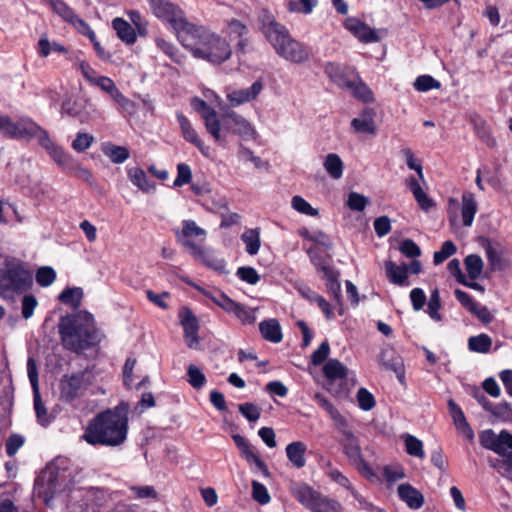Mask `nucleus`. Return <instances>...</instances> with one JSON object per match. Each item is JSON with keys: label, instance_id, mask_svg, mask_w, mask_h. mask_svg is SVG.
Returning a JSON list of instances; mask_svg holds the SVG:
<instances>
[{"label": "nucleus", "instance_id": "15", "mask_svg": "<svg viewBox=\"0 0 512 512\" xmlns=\"http://www.w3.org/2000/svg\"><path fill=\"white\" fill-rule=\"evenodd\" d=\"M263 88V81L258 79L249 88H239L227 92L226 99L231 107H238L256 100Z\"/></svg>", "mask_w": 512, "mask_h": 512}, {"label": "nucleus", "instance_id": "29", "mask_svg": "<svg viewBox=\"0 0 512 512\" xmlns=\"http://www.w3.org/2000/svg\"><path fill=\"white\" fill-rule=\"evenodd\" d=\"M307 446L301 441H295L286 446V455L295 468H302L306 464L305 453Z\"/></svg>", "mask_w": 512, "mask_h": 512}, {"label": "nucleus", "instance_id": "6", "mask_svg": "<svg viewBox=\"0 0 512 512\" xmlns=\"http://www.w3.org/2000/svg\"><path fill=\"white\" fill-rule=\"evenodd\" d=\"M33 285L32 272L16 260H9L0 270V286L9 291L23 292Z\"/></svg>", "mask_w": 512, "mask_h": 512}, {"label": "nucleus", "instance_id": "9", "mask_svg": "<svg viewBox=\"0 0 512 512\" xmlns=\"http://www.w3.org/2000/svg\"><path fill=\"white\" fill-rule=\"evenodd\" d=\"M154 15L171 24L177 39L180 40V32L190 26V22L184 16L183 11L169 0H148Z\"/></svg>", "mask_w": 512, "mask_h": 512}, {"label": "nucleus", "instance_id": "31", "mask_svg": "<svg viewBox=\"0 0 512 512\" xmlns=\"http://www.w3.org/2000/svg\"><path fill=\"white\" fill-rule=\"evenodd\" d=\"M112 27L117 36L126 44H134L137 39L134 28L123 18L117 17L112 20Z\"/></svg>", "mask_w": 512, "mask_h": 512}, {"label": "nucleus", "instance_id": "63", "mask_svg": "<svg viewBox=\"0 0 512 512\" xmlns=\"http://www.w3.org/2000/svg\"><path fill=\"white\" fill-rule=\"evenodd\" d=\"M239 412L250 422L257 421L261 415L260 408L250 402L240 404Z\"/></svg>", "mask_w": 512, "mask_h": 512}, {"label": "nucleus", "instance_id": "45", "mask_svg": "<svg viewBox=\"0 0 512 512\" xmlns=\"http://www.w3.org/2000/svg\"><path fill=\"white\" fill-rule=\"evenodd\" d=\"M405 448L409 455L423 459L425 457V452L423 449V443L421 440L416 438L413 435L407 434L404 437Z\"/></svg>", "mask_w": 512, "mask_h": 512}, {"label": "nucleus", "instance_id": "43", "mask_svg": "<svg viewBox=\"0 0 512 512\" xmlns=\"http://www.w3.org/2000/svg\"><path fill=\"white\" fill-rule=\"evenodd\" d=\"M492 346V339L487 334H479L468 339V347L476 353H488Z\"/></svg>", "mask_w": 512, "mask_h": 512}, {"label": "nucleus", "instance_id": "16", "mask_svg": "<svg viewBox=\"0 0 512 512\" xmlns=\"http://www.w3.org/2000/svg\"><path fill=\"white\" fill-rule=\"evenodd\" d=\"M179 318L184 329V338L188 347L197 349L199 346V324L196 316L189 308L183 307L179 311Z\"/></svg>", "mask_w": 512, "mask_h": 512}, {"label": "nucleus", "instance_id": "56", "mask_svg": "<svg viewBox=\"0 0 512 512\" xmlns=\"http://www.w3.org/2000/svg\"><path fill=\"white\" fill-rule=\"evenodd\" d=\"M315 399L317 400L318 404L328 412V414L331 416V418L335 421L336 426L339 425L341 420H346L339 413V411L332 405V403L329 400H327L325 397H323L320 394H316Z\"/></svg>", "mask_w": 512, "mask_h": 512}, {"label": "nucleus", "instance_id": "48", "mask_svg": "<svg viewBox=\"0 0 512 512\" xmlns=\"http://www.w3.org/2000/svg\"><path fill=\"white\" fill-rule=\"evenodd\" d=\"M187 376L189 384L195 388L200 389L206 382V377L203 372L194 364H190L187 368Z\"/></svg>", "mask_w": 512, "mask_h": 512}, {"label": "nucleus", "instance_id": "57", "mask_svg": "<svg viewBox=\"0 0 512 512\" xmlns=\"http://www.w3.org/2000/svg\"><path fill=\"white\" fill-rule=\"evenodd\" d=\"M38 306L36 297L32 294L24 295L21 301V314L24 319L33 316L35 308Z\"/></svg>", "mask_w": 512, "mask_h": 512}, {"label": "nucleus", "instance_id": "26", "mask_svg": "<svg viewBox=\"0 0 512 512\" xmlns=\"http://www.w3.org/2000/svg\"><path fill=\"white\" fill-rule=\"evenodd\" d=\"M291 492L293 496L310 511L313 508V505L315 504L316 500L318 499V496L320 495L319 492L312 489L310 486L306 484L293 485L291 488Z\"/></svg>", "mask_w": 512, "mask_h": 512}, {"label": "nucleus", "instance_id": "12", "mask_svg": "<svg viewBox=\"0 0 512 512\" xmlns=\"http://www.w3.org/2000/svg\"><path fill=\"white\" fill-rule=\"evenodd\" d=\"M479 441L482 447L501 456H506L508 450L512 449V435L506 430L499 434H496L492 429L484 430L479 435Z\"/></svg>", "mask_w": 512, "mask_h": 512}, {"label": "nucleus", "instance_id": "51", "mask_svg": "<svg viewBox=\"0 0 512 512\" xmlns=\"http://www.w3.org/2000/svg\"><path fill=\"white\" fill-rule=\"evenodd\" d=\"M440 86V82L430 75L418 76L414 81V88L421 92H426L431 89H439Z\"/></svg>", "mask_w": 512, "mask_h": 512}, {"label": "nucleus", "instance_id": "23", "mask_svg": "<svg viewBox=\"0 0 512 512\" xmlns=\"http://www.w3.org/2000/svg\"><path fill=\"white\" fill-rule=\"evenodd\" d=\"M448 409L457 430L466 439L472 441L474 439V432L469 423L467 422L462 409L452 399L448 401Z\"/></svg>", "mask_w": 512, "mask_h": 512}, {"label": "nucleus", "instance_id": "19", "mask_svg": "<svg viewBox=\"0 0 512 512\" xmlns=\"http://www.w3.org/2000/svg\"><path fill=\"white\" fill-rule=\"evenodd\" d=\"M177 120L185 140L195 145L205 157H209L210 148L199 138L190 121L181 113L177 114Z\"/></svg>", "mask_w": 512, "mask_h": 512}, {"label": "nucleus", "instance_id": "11", "mask_svg": "<svg viewBox=\"0 0 512 512\" xmlns=\"http://www.w3.org/2000/svg\"><path fill=\"white\" fill-rule=\"evenodd\" d=\"M47 135V131L44 130L36 122H34L31 118L21 117L17 121H13L11 119L6 136L21 140H31L33 138H37L40 144L43 140V137Z\"/></svg>", "mask_w": 512, "mask_h": 512}, {"label": "nucleus", "instance_id": "59", "mask_svg": "<svg viewBox=\"0 0 512 512\" xmlns=\"http://www.w3.org/2000/svg\"><path fill=\"white\" fill-rule=\"evenodd\" d=\"M93 142V135L89 133L79 132L77 133L76 138L72 142V148L77 152H84L92 145Z\"/></svg>", "mask_w": 512, "mask_h": 512}, {"label": "nucleus", "instance_id": "30", "mask_svg": "<svg viewBox=\"0 0 512 512\" xmlns=\"http://www.w3.org/2000/svg\"><path fill=\"white\" fill-rule=\"evenodd\" d=\"M386 275L391 283L405 286L409 283L408 279V266L405 264L397 265L392 261H387L385 263Z\"/></svg>", "mask_w": 512, "mask_h": 512}, {"label": "nucleus", "instance_id": "58", "mask_svg": "<svg viewBox=\"0 0 512 512\" xmlns=\"http://www.w3.org/2000/svg\"><path fill=\"white\" fill-rule=\"evenodd\" d=\"M192 179V171L189 165L180 163L177 165V177L173 182L174 187H181L188 184Z\"/></svg>", "mask_w": 512, "mask_h": 512}, {"label": "nucleus", "instance_id": "17", "mask_svg": "<svg viewBox=\"0 0 512 512\" xmlns=\"http://www.w3.org/2000/svg\"><path fill=\"white\" fill-rule=\"evenodd\" d=\"M337 428L343 436L341 445L343 447L344 453L351 462L359 461L360 456L362 455L361 447L358 443L357 437L350 429L347 420H341Z\"/></svg>", "mask_w": 512, "mask_h": 512}, {"label": "nucleus", "instance_id": "7", "mask_svg": "<svg viewBox=\"0 0 512 512\" xmlns=\"http://www.w3.org/2000/svg\"><path fill=\"white\" fill-rule=\"evenodd\" d=\"M478 211V204L473 193L466 191L462 194L461 204L456 198H449L447 202V215L451 227L459 224L471 227Z\"/></svg>", "mask_w": 512, "mask_h": 512}, {"label": "nucleus", "instance_id": "18", "mask_svg": "<svg viewBox=\"0 0 512 512\" xmlns=\"http://www.w3.org/2000/svg\"><path fill=\"white\" fill-rule=\"evenodd\" d=\"M344 26L363 43H374L380 40L375 30L357 18L346 19Z\"/></svg>", "mask_w": 512, "mask_h": 512}, {"label": "nucleus", "instance_id": "39", "mask_svg": "<svg viewBox=\"0 0 512 512\" xmlns=\"http://www.w3.org/2000/svg\"><path fill=\"white\" fill-rule=\"evenodd\" d=\"M323 372L328 379H342L347 375V368L339 360L329 359L323 367Z\"/></svg>", "mask_w": 512, "mask_h": 512}, {"label": "nucleus", "instance_id": "50", "mask_svg": "<svg viewBox=\"0 0 512 512\" xmlns=\"http://www.w3.org/2000/svg\"><path fill=\"white\" fill-rule=\"evenodd\" d=\"M156 46L176 63L182 62V56L178 53L177 48L170 42L161 37L155 39Z\"/></svg>", "mask_w": 512, "mask_h": 512}, {"label": "nucleus", "instance_id": "46", "mask_svg": "<svg viewBox=\"0 0 512 512\" xmlns=\"http://www.w3.org/2000/svg\"><path fill=\"white\" fill-rule=\"evenodd\" d=\"M457 251L456 245L447 240L442 244V247L439 251L434 252L433 261L435 265H439L443 263L446 259L454 255Z\"/></svg>", "mask_w": 512, "mask_h": 512}, {"label": "nucleus", "instance_id": "37", "mask_svg": "<svg viewBox=\"0 0 512 512\" xmlns=\"http://www.w3.org/2000/svg\"><path fill=\"white\" fill-rule=\"evenodd\" d=\"M105 156H107L113 163L121 164L129 158V150L124 146H117L113 144H106L102 149Z\"/></svg>", "mask_w": 512, "mask_h": 512}, {"label": "nucleus", "instance_id": "8", "mask_svg": "<svg viewBox=\"0 0 512 512\" xmlns=\"http://www.w3.org/2000/svg\"><path fill=\"white\" fill-rule=\"evenodd\" d=\"M109 500L108 493L100 488L79 490L73 493L67 512H98Z\"/></svg>", "mask_w": 512, "mask_h": 512}, {"label": "nucleus", "instance_id": "28", "mask_svg": "<svg viewBox=\"0 0 512 512\" xmlns=\"http://www.w3.org/2000/svg\"><path fill=\"white\" fill-rule=\"evenodd\" d=\"M326 73L329 78L342 89H348L353 81V78H349V73H353V70L342 67L338 64L327 65Z\"/></svg>", "mask_w": 512, "mask_h": 512}, {"label": "nucleus", "instance_id": "5", "mask_svg": "<svg viewBox=\"0 0 512 512\" xmlns=\"http://www.w3.org/2000/svg\"><path fill=\"white\" fill-rule=\"evenodd\" d=\"M261 30L279 57L297 64L309 59V49L303 43L292 38L284 25L274 19H268L263 23Z\"/></svg>", "mask_w": 512, "mask_h": 512}, {"label": "nucleus", "instance_id": "20", "mask_svg": "<svg viewBox=\"0 0 512 512\" xmlns=\"http://www.w3.org/2000/svg\"><path fill=\"white\" fill-rule=\"evenodd\" d=\"M312 260L317 270L323 273L328 293L337 301V303H340L341 287L337 279V273L330 266L323 264L321 260H316L314 258H312Z\"/></svg>", "mask_w": 512, "mask_h": 512}, {"label": "nucleus", "instance_id": "1", "mask_svg": "<svg viewBox=\"0 0 512 512\" xmlns=\"http://www.w3.org/2000/svg\"><path fill=\"white\" fill-rule=\"evenodd\" d=\"M179 42L193 57L212 64H221L232 55V47L225 37L209 28L193 23L180 32Z\"/></svg>", "mask_w": 512, "mask_h": 512}, {"label": "nucleus", "instance_id": "55", "mask_svg": "<svg viewBox=\"0 0 512 512\" xmlns=\"http://www.w3.org/2000/svg\"><path fill=\"white\" fill-rule=\"evenodd\" d=\"M239 157L245 162H251L256 169H265L268 164L247 147L241 146L238 151Z\"/></svg>", "mask_w": 512, "mask_h": 512}, {"label": "nucleus", "instance_id": "13", "mask_svg": "<svg viewBox=\"0 0 512 512\" xmlns=\"http://www.w3.org/2000/svg\"><path fill=\"white\" fill-rule=\"evenodd\" d=\"M481 246L492 271L502 272L512 267V261L505 257V248L500 243L485 238L481 239Z\"/></svg>", "mask_w": 512, "mask_h": 512}, {"label": "nucleus", "instance_id": "44", "mask_svg": "<svg viewBox=\"0 0 512 512\" xmlns=\"http://www.w3.org/2000/svg\"><path fill=\"white\" fill-rule=\"evenodd\" d=\"M34 398V410L36 413L37 421L42 426H47L51 423L52 417L49 415L42 399L40 396V391H33Z\"/></svg>", "mask_w": 512, "mask_h": 512}, {"label": "nucleus", "instance_id": "35", "mask_svg": "<svg viewBox=\"0 0 512 512\" xmlns=\"http://www.w3.org/2000/svg\"><path fill=\"white\" fill-rule=\"evenodd\" d=\"M241 240L244 242L245 250L249 255H256L259 252L261 246L259 228L246 229L241 235Z\"/></svg>", "mask_w": 512, "mask_h": 512}, {"label": "nucleus", "instance_id": "3", "mask_svg": "<svg viewBox=\"0 0 512 512\" xmlns=\"http://www.w3.org/2000/svg\"><path fill=\"white\" fill-rule=\"evenodd\" d=\"M128 432V408L120 404L96 416L86 427L83 439L91 445L119 446Z\"/></svg>", "mask_w": 512, "mask_h": 512}, {"label": "nucleus", "instance_id": "34", "mask_svg": "<svg viewBox=\"0 0 512 512\" xmlns=\"http://www.w3.org/2000/svg\"><path fill=\"white\" fill-rule=\"evenodd\" d=\"M323 167L333 179H340L343 175L344 164L340 156L336 153H329L325 157Z\"/></svg>", "mask_w": 512, "mask_h": 512}, {"label": "nucleus", "instance_id": "47", "mask_svg": "<svg viewBox=\"0 0 512 512\" xmlns=\"http://www.w3.org/2000/svg\"><path fill=\"white\" fill-rule=\"evenodd\" d=\"M39 54L47 57L52 51L67 53V49L58 42H50L47 37H41L39 42Z\"/></svg>", "mask_w": 512, "mask_h": 512}, {"label": "nucleus", "instance_id": "21", "mask_svg": "<svg viewBox=\"0 0 512 512\" xmlns=\"http://www.w3.org/2000/svg\"><path fill=\"white\" fill-rule=\"evenodd\" d=\"M40 145L48 152L50 157L65 171L71 166L74 158L67 154L61 147L57 146L49 137L44 136Z\"/></svg>", "mask_w": 512, "mask_h": 512}, {"label": "nucleus", "instance_id": "22", "mask_svg": "<svg viewBox=\"0 0 512 512\" xmlns=\"http://www.w3.org/2000/svg\"><path fill=\"white\" fill-rule=\"evenodd\" d=\"M233 440L236 446L240 449L243 457L247 460V462L253 463L255 467L265 477H270V472L268 471L266 464L261 460V458L256 453H254V451L248 445L244 437H242L241 435H234Z\"/></svg>", "mask_w": 512, "mask_h": 512}, {"label": "nucleus", "instance_id": "60", "mask_svg": "<svg viewBox=\"0 0 512 512\" xmlns=\"http://www.w3.org/2000/svg\"><path fill=\"white\" fill-rule=\"evenodd\" d=\"M490 413L504 422L512 421V407L506 402L494 405Z\"/></svg>", "mask_w": 512, "mask_h": 512}, {"label": "nucleus", "instance_id": "54", "mask_svg": "<svg viewBox=\"0 0 512 512\" xmlns=\"http://www.w3.org/2000/svg\"><path fill=\"white\" fill-rule=\"evenodd\" d=\"M36 281L42 287L50 286L56 279V272L51 267H41L36 272Z\"/></svg>", "mask_w": 512, "mask_h": 512}, {"label": "nucleus", "instance_id": "25", "mask_svg": "<svg viewBox=\"0 0 512 512\" xmlns=\"http://www.w3.org/2000/svg\"><path fill=\"white\" fill-rule=\"evenodd\" d=\"M375 112L371 108H367L361 112L359 117L351 121V126L357 133L375 134Z\"/></svg>", "mask_w": 512, "mask_h": 512}, {"label": "nucleus", "instance_id": "49", "mask_svg": "<svg viewBox=\"0 0 512 512\" xmlns=\"http://www.w3.org/2000/svg\"><path fill=\"white\" fill-rule=\"evenodd\" d=\"M67 172L89 184H93L94 182V178L91 171L88 168L82 166L75 159L72 162L71 166H69V168L67 169Z\"/></svg>", "mask_w": 512, "mask_h": 512}, {"label": "nucleus", "instance_id": "52", "mask_svg": "<svg viewBox=\"0 0 512 512\" xmlns=\"http://www.w3.org/2000/svg\"><path fill=\"white\" fill-rule=\"evenodd\" d=\"M291 205L294 210L301 214L308 216H317L318 210L313 208L304 198L301 196H294L291 200Z\"/></svg>", "mask_w": 512, "mask_h": 512}, {"label": "nucleus", "instance_id": "14", "mask_svg": "<svg viewBox=\"0 0 512 512\" xmlns=\"http://www.w3.org/2000/svg\"><path fill=\"white\" fill-rule=\"evenodd\" d=\"M178 242L189 252L199 253L198 248L201 245L195 243L193 239H198L204 242L206 239V231L198 226L193 220H184L182 222V229L176 233Z\"/></svg>", "mask_w": 512, "mask_h": 512}, {"label": "nucleus", "instance_id": "40", "mask_svg": "<svg viewBox=\"0 0 512 512\" xmlns=\"http://www.w3.org/2000/svg\"><path fill=\"white\" fill-rule=\"evenodd\" d=\"M347 90H349L355 98H358L364 102L372 100L371 90L364 82H362L358 76L353 77V81Z\"/></svg>", "mask_w": 512, "mask_h": 512}, {"label": "nucleus", "instance_id": "41", "mask_svg": "<svg viewBox=\"0 0 512 512\" xmlns=\"http://www.w3.org/2000/svg\"><path fill=\"white\" fill-rule=\"evenodd\" d=\"M312 512H342V506L339 501L320 494L316 500Z\"/></svg>", "mask_w": 512, "mask_h": 512}, {"label": "nucleus", "instance_id": "38", "mask_svg": "<svg viewBox=\"0 0 512 512\" xmlns=\"http://www.w3.org/2000/svg\"><path fill=\"white\" fill-rule=\"evenodd\" d=\"M464 266L470 279H477L484 267L482 258L477 254H469L464 259Z\"/></svg>", "mask_w": 512, "mask_h": 512}, {"label": "nucleus", "instance_id": "27", "mask_svg": "<svg viewBox=\"0 0 512 512\" xmlns=\"http://www.w3.org/2000/svg\"><path fill=\"white\" fill-rule=\"evenodd\" d=\"M199 253L191 252L190 254L199 262L208 268L217 272H225L226 262L223 258H219L212 252L204 249L202 246L198 248Z\"/></svg>", "mask_w": 512, "mask_h": 512}, {"label": "nucleus", "instance_id": "62", "mask_svg": "<svg viewBox=\"0 0 512 512\" xmlns=\"http://www.w3.org/2000/svg\"><path fill=\"white\" fill-rule=\"evenodd\" d=\"M252 496L255 501L262 505L269 503L271 499L267 488L255 480L252 481Z\"/></svg>", "mask_w": 512, "mask_h": 512}, {"label": "nucleus", "instance_id": "33", "mask_svg": "<svg viewBox=\"0 0 512 512\" xmlns=\"http://www.w3.org/2000/svg\"><path fill=\"white\" fill-rule=\"evenodd\" d=\"M259 329L262 336L270 342L279 343L282 340L281 327L276 319L262 321Z\"/></svg>", "mask_w": 512, "mask_h": 512}, {"label": "nucleus", "instance_id": "36", "mask_svg": "<svg viewBox=\"0 0 512 512\" xmlns=\"http://www.w3.org/2000/svg\"><path fill=\"white\" fill-rule=\"evenodd\" d=\"M53 11L59 15L63 20L77 25L80 18L74 13V11L62 0H47Z\"/></svg>", "mask_w": 512, "mask_h": 512}, {"label": "nucleus", "instance_id": "64", "mask_svg": "<svg viewBox=\"0 0 512 512\" xmlns=\"http://www.w3.org/2000/svg\"><path fill=\"white\" fill-rule=\"evenodd\" d=\"M357 401L359 407L364 411H369L375 406L373 395L365 388H360L357 392Z\"/></svg>", "mask_w": 512, "mask_h": 512}, {"label": "nucleus", "instance_id": "32", "mask_svg": "<svg viewBox=\"0 0 512 512\" xmlns=\"http://www.w3.org/2000/svg\"><path fill=\"white\" fill-rule=\"evenodd\" d=\"M128 178L133 185L137 186L143 192H149L155 185L149 180L145 171L139 167H131L127 170Z\"/></svg>", "mask_w": 512, "mask_h": 512}, {"label": "nucleus", "instance_id": "24", "mask_svg": "<svg viewBox=\"0 0 512 512\" xmlns=\"http://www.w3.org/2000/svg\"><path fill=\"white\" fill-rule=\"evenodd\" d=\"M397 492L399 498L405 502L410 509L417 510L424 504V496L422 493L408 483L400 484Z\"/></svg>", "mask_w": 512, "mask_h": 512}, {"label": "nucleus", "instance_id": "42", "mask_svg": "<svg viewBox=\"0 0 512 512\" xmlns=\"http://www.w3.org/2000/svg\"><path fill=\"white\" fill-rule=\"evenodd\" d=\"M83 290L79 287L66 288L59 294V301L73 308L81 305Z\"/></svg>", "mask_w": 512, "mask_h": 512}, {"label": "nucleus", "instance_id": "61", "mask_svg": "<svg viewBox=\"0 0 512 512\" xmlns=\"http://www.w3.org/2000/svg\"><path fill=\"white\" fill-rule=\"evenodd\" d=\"M440 307H441V304H440L439 291H438V289H434L430 294V298H429V302H428V314L435 321L441 320V316L438 312Z\"/></svg>", "mask_w": 512, "mask_h": 512}, {"label": "nucleus", "instance_id": "53", "mask_svg": "<svg viewBox=\"0 0 512 512\" xmlns=\"http://www.w3.org/2000/svg\"><path fill=\"white\" fill-rule=\"evenodd\" d=\"M346 204L351 210L361 212L369 204V199L360 193L351 192L348 195Z\"/></svg>", "mask_w": 512, "mask_h": 512}, {"label": "nucleus", "instance_id": "10", "mask_svg": "<svg viewBox=\"0 0 512 512\" xmlns=\"http://www.w3.org/2000/svg\"><path fill=\"white\" fill-rule=\"evenodd\" d=\"M91 381L86 372H77L70 375H64L59 384L60 400L71 403L74 400L84 396L90 386Z\"/></svg>", "mask_w": 512, "mask_h": 512}, {"label": "nucleus", "instance_id": "2", "mask_svg": "<svg viewBox=\"0 0 512 512\" xmlns=\"http://www.w3.org/2000/svg\"><path fill=\"white\" fill-rule=\"evenodd\" d=\"M191 106L194 111L200 114L207 133L216 142L225 141V133H233L244 137H251L255 134V129L251 123L226 104L224 107H221L220 116L206 101L198 97L191 99Z\"/></svg>", "mask_w": 512, "mask_h": 512}, {"label": "nucleus", "instance_id": "4", "mask_svg": "<svg viewBox=\"0 0 512 512\" xmlns=\"http://www.w3.org/2000/svg\"><path fill=\"white\" fill-rule=\"evenodd\" d=\"M59 333L63 346L77 353L88 349L97 341L94 319L88 313L61 318Z\"/></svg>", "mask_w": 512, "mask_h": 512}]
</instances>
